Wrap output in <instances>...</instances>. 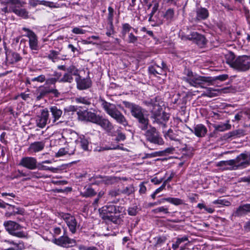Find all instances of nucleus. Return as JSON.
Wrapping results in <instances>:
<instances>
[{
  "label": "nucleus",
  "instance_id": "f257e3e1",
  "mask_svg": "<svg viewBox=\"0 0 250 250\" xmlns=\"http://www.w3.org/2000/svg\"><path fill=\"white\" fill-rule=\"evenodd\" d=\"M77 115L79 119L96 124L109 134L111 136L114 135L112 134V131L113 130L114 126L108 119L91 111H88L87 108L83 110L79 109L77 111Z\"/></svg>",
  "mask_w": 250,
  "mask_h": 250
},
{
  "label": "nucleus",
  "instance_id": "f03ea898",
  "mask_svg": "<svg viewBox=\"0 0 250 250\" xmlns=\"http://www.w3.org/2000/svg\"><path fill=\"white\" fill-rule=\"evenodd\" d=\"M122 209L123 207L115 205L112 202H109L100 208L99 211L103 220L119 225L123 222L124 217L121 213Z\"/></svg>",
  "mask_w": 250,
  "mask_h": 250
},
{
  "label": "nucleus",
  "instance_id": "7ed1b4c3",
  "mask_svg": "<svg viewBox=\"0 0 250 250\" xmlns=\"http://www.w3.org/2000/svg\"><path fill=\"white\" fill-rule=\"evenodd\" d=\"M226 62L235 70L246 72L250 69V55H241L236 57L234 54L229 52L225 55Z\"/></svg>",
  "mask_w": 250,
  "mask_h": 250
},
{
  "label": "nucleus",
  "instance_id": "20e7f679",
  "mask_svg": "<svg viewBox=\"0 0 250 250\" xmlns=\"http://www.w3.org/2000/svg\"><path fill=\"white\" fill-rule=\"evenodd\" d=\"M145 103L149 107L152 114L151 118L153 119V123H157L163 128H166L167 122L169 119V115L165 112L161 113L162 108L156 101V98L146 101Z\"/></svg>",
  "mask_w": 250,
  "mask_h": 250
},
{
  "label": "nucleus",
  "instance_id": "39448f33",
  "mask_svg": "<svg viewBox=\"0 0 250 250\" xmlns=\"http://www.w3.org/2000/svg\"><path fill=\"white\" fill-rule=\"evenodd\" d=\"M99 102L105 112L114 119L117 123L125 127L128 125V121L125 117L117 108L114 104L106 102L101 97L99 99Z\"/></svg>",
  "mask_w": 250,
  "mask_h": 250
},
{
  "label": "nucleus",
  "instance_id": "423d86ee",
  "mask_svg": "<svg viewBox=\"0 0 250 250\" xmlns=\"http://www.w3.org/2000/svg\"><path fill=\"white\" fill-rule=\"evenodd\" d=\"M5 4L10 5V11L13 12L17 16L24 19L29 18V12L25 8H21L26 4L22 0H5Z\"/></svg>",
  "mask_w": 250,
  "mask_h": 250
},
{
  "label": "nucleus",
  "instance_id": "0eeeda50",
  "mask_svg": "<svg viewBox=\"0 0 250 250\" xmlns=\"http://www.w3.org/2000/svg\"><path fill=\"white\" fill-rule=\"evenodd\" d=\"M184 74L186 77H184L183 79L188 83L191 86L202 88H207L204 85V82H207L208 78H206V76H199L196 74H194L190 69H185Z\"/></svg>",
  "mask_w": 250,
  "mask_h": 250
},
{
  "label": "nucleus",
  "instance_id": "6e6552de",
  "mask_svg": "<svg viewBox=\"0 0 250 250\" xmlns=\"http://www.w3.org/2000/svg\"><path fill=\"white\" fill-rule=\"evenodd\" d=\"M3 226L6 231L12 235L19 238L26 237V235L23 231H17L22 227L16 222L12 221H5L3 223Z\"/></svg>",
  "mask_w": 250,
  "mask_h": 250
},
{
  "label": "nucleus",
  "instance_id": "1a4fd4ad",
  "mask_svg": "<svg viewBox=\"0 0 250 250\" xmlns=\"http://www.w3.org/2000/svg\"><path fill=\"white\" fill-rule=\"evenodd\" d=\"M146 140L151 143L161 145L164 144L163 139L160 136L156 129L154 127L150 125V128L146 130L145 134Z\"/></svg>",
  "mask_w": 250,
  "mask_h": 250
},
{
  "label": "nucleus",
  "instance_id": "9d476101",
  "mask_svg": "<svg viewBox=\"0 0 250 250\" xmlns=\"http://www.w3.org/2000/svg\"><path fill=\"white\" fill-rule=\"evenodd\" d=\"M65 232L66 231H64L63 235L58 238L53 239L52 242L58 246L66 248L76 246L77 244L76 240L69 238L66 235Z\"/></svg>",
  "mask_w": 250,
  "mask_h": 250
},
{
  "label": "nucleus",
  "instance_id": "9b49d317",
  "mask_svg": "<svg viewBox=\"0 0 250 250\" xmlns=\"http://www.w3.org/2000/svg\"><path fill=\"white\" fill-rule=\"evenodd\" d=\"M22 30L27 32L26 36L29 38V44L30 49L33 51V53H36L37 52L34 51H37L40 49L37 36L33 31L28 28L23 27Z\"/></svg>",
  "mask_w": 250,
  "mask_h": 250
},
{
  "label": "nucleus",
  "instance_id": "f8f14e48",
  "mask_svg": "<svg viewBox=\"0 0 250 250\" xmlns=\"http://www.w3.org/2000/svg\"><path fill=\"white\" fill-rule=\"evenodd\" d=\"M78 73V69L76 66L71 65L67 67V71L60 79L59 82L71 83L73 81V76L77 77Z\"/></svg>",
  "mask_w": 250,
  "mask_h": 250
},
{
  "label": "nucleus",
  "instance_id": "ddd939ff",
  "mask_svg": "<svg viewBox=\"0 0 250 250\" xmlns=\"http://www.w3.org/2000/svg\"><path fill=\"white\" fill-rule=\"evenodd\" d=\"M37 163V160L35 158L27 156L21 159L19 165L29 170H34L36 169Z\"/></svg>",
  "mask_w": 250,
  "mask_h": 250
},
{
  "label": "nucleus",
  "instance_id": "4468645a",
  "mask_svg": "<svg viewBox=\"0 0 250 250\" xmlns=\"http://www.w3.org/2000/svg\"><path fill=\"white\" fill-rule=\"evenodd\" d=\"M123 104L126 108L129 109L131 115L134 118L144 113L143 108L138 104L127 101H123Z\"/></svg>",
  "mask_w": 250,
  "mask_h": 250
},
{
  "label": "nucleus",
  "instance_id": "2eb2a0df",
  "mask_svg": "<svg viewBox=\"0 0 250 250\" xmlns=\"http://www.w3.org/2000/svg\"><path fill=\"white\" fill-rule=\"evenodd\" d=\"M77 88L80 90H85L90 88L92 86V81L89 78H82L79 74L75 78Z\"/></svg>",
  "mask_w": 250,
  "mask_h": 250
},
{
  "label": "nucleus",
  "instance_id": "dca6fc26",
  "mask_svg": "<svg viewBox=\"0 0 250 250\" xmlns=\"http://www.w3.org/2000/svg\"><path fill=\"white\" fill-rule=\"evenodd\" d=\"M187 40L192 41L200 47L203 46L206 43L205 37L196 32H193L190 35L185 37Z\"/></svg>",
  "mask_w": 250,
  "mask_h": 250
},
{
  "label": "nucleus",
  "instance_id": "f3484780",
  "mask_svg": "<svg viewBox=\"0 0 250 250\" xmlns=\"http://www.w3.org/2000/svg\"><path fill=\"white\" fill-rule=\"evenodd\" d=\"M233 160L235 161L234 167L236 168V169L245 168L249 166L246 153L240 154Z\"/></svg>",
  "mask_w": 250,
  "mask_h": 250
},
{
  "label": "nucleus",
  "instance_id": "a211bd4d",
  "mask_svg": "<svg viewBox=\"0 0 250 250\" xmlns=\"http://www.w3.org/2000/svg\"><path fill=\"white\" fill-rule=\"evenodd\" d=\"M49 112L48 110L45 108L42 110L41 115L40 119L37 121L38 126L43 128L47 124V121L49 120V123L51 122V119H49Z\"/></svg>",
  "mask_w": 250,
  "mask_h": 250
},
{
  "label": "nucleus",
  "instance_id": "6ab92c4d",
  "mask_svg": "<svg viewBox=\"0 0 250 250\" xmlns=\"http://www.w3.org/2000/svg\"><path fill=\"white\" fill-rule=\"evenodd\" d=\"M190 130L198 137H203L207 134V127L203 124H198L194 126L193 129L189 128Z\"/></svg>",
  "mask_w": 250,
  "mask_h": 250
},
{
  "label": "nucleus",
  "instance_id": "aec40b11",
  "mask_svg": "<svg viewBox=\"0 0 250 250\" xmlns=\"http://www.w3.org/2000/svg\"><path fill=\"white\" fill-rule=\"evenodd\" d=\"M45 146V142L43 141L35 142L31 143L28 148V151L30 153H36L42 150Z\"/></svg>",
  "mask_w": 250,
  "mask_h": 250
},
{
  "label": "nucleus",
  "instance_id": "412c9836",
  "mask_svg": "<svg viewBox=\"0 0 250 250\" xmlns=\"http://www.w3.org/2000/svg\"><path fill=\"white\" fill-rule=\"evenodd\" d=\"M6 60L12 64L18 62L22 60V57L18 53L11 50L6 52Z\"/></svg>",
  "mask_w": 250,
  "mask_h": 250
},
{
  "label": "nucleus",
  "instance_id": "4be33fe9",
  "mask_svg": "<svg viewBox=\"0 0 250 250\" xmlns=\"http://www.w3.org/2000/svg\"><path fill=\"white\" fill-rule=\"evenodd\" d=\"M8 208L9 211L5 213V216L7 217H11L17 214L23 215L24 214V209L20 208H16L14 206L9 205Z\"/></svg>",
  "mask_w": 250,
  "mask_h": 250
},
{
  "label": "nucleus",
  "instance_id": "5701e85b",
  "mask_svg": "<svg viewBox=\"0 0 250 250\" xmlns=\"http://www.w3.org/2000/svg\"><path fill=\"white\" fill-rule=\"evenodd\" d=\"M235 161L233 159L222 161L218 163L217 166L223 167L224 169L236 170L234 167Z\"/></svg>",
  "mask_w": 250,
  "mask_h": 250
},
{
  "label": "nucleus",
  "instance_id": "b1692460",
  "mask_svg": "<svg viewBox=\"0 0 250 250\" xmlns=\"http://www.w3.org/2000/svg\"><path fill=\"white\" fill-rule=\"evenodd\" d=\"M196 12V19L198 21L206 20L208 17L209 16L208 11L205 8H198L197 9Z\"/></svg>",
  "mask_w": 250,
  "mask_h": 250
},
{
  "label": "nucleus",
  "instance_id": "393cba45",
  "mask_svg": "<svg viewBox=\"0 0 250 250\" xmlns=\"http://www.w3.org/2000/svg\"><path fill=\"white\" fill-rule=\"evenodd\" d=\"M206 78H208V81L207 82H204V85L206 86H208L212 84V82L216 81V80H219L220 81H224L225 80H226L229 78V76L227 74H223L217 76H215L214 77H206Z\"/></svg>",
  "mask_w": 250,
  "mask_h": 250
},
{
  "label": "nucleus",
  "instance_id": "a878e982",
  "mask_svg": "<svg viewBox=\"0 0 250 250\" xmlns=\"http://www.w3.org/2000/svg\"><path fill=\"white\" fill-rule=\"evenodd\" d=\"M50 87L48 86H41L37 90V100H40L43 98L45 96L49 94Z\"/></svg>",
  "mask_w": 250,
  "mask_h": 250
},
{
  "label": "nucleus",
  "instance_id": "bb28decb",
  "mask_svg": "<svg viewBox=\"0 0 250 250\" xmlns=\"http://www.w3.org/2000/svg\"><path fill=\"white\" fill-rule=\"evenodd\" d=\"M49 109L52 115V123H54L61 117L62 111L56 106H51Z\"/></svg>",
  "mask_w": 250,
  "mask_h": 250
},
{
  "label": "nucleus",
  "instance_id": "cd10ccee",
  "mask_svg": "<svg viewBox=\"0 0 250 250\" xmlns=\"http://www.w3.org/2000/svg\"><path fill=\"white\" fill-rule=\"evenodd\" d=\"M94 179L95 180L99 179V180L96 181V182L98 183H103L105 185H112L114 181L113 178L112 177H103L100 175L96 176Z\"/></svg>",
  "mask_w": 250,
  "mask_h": 250
},
{
  "label": "nucleus",
  "instance_id": "c85d7f7f",
  "mask_svg": "<svg viewBox=\"0 0 250 250\" xmlns=\"http://www.w3.org/2000/svg\"><path fill=\"white\" fill-rule=\"evenodd\" d=\"M215 130L218 131H224L230 129L231 125L229 124V121H227L225 123H221L220 124H214L213 125Z\"/></svg>",
  "mask_w": 250,
  "mask_h": 250
},
{
  "label": "nucleus",
  "instance_id": "c756f323",
  "mask_svg": "<svg viewBox=\"0 0 250 250\" xmlns=\"http://www.w3.org/2000/svg\"><path fill=\"white\" fill-rule=\"evenodd\" d=\"M132 29H133V27L127 23L122 24L121 34L123 39H125L127 34L131 32Z\"/></svg>",
  "mask_w": 250,
  "mask_h": 250
},
{
  "label": "nucleus",
  "instance_id": "7c9ffc66",
  "mask_svg": "<svg viewBox=\"0 0 250 250\" xmlns=\"http://www.w3.org/2000/svg\"><path fill=\"white\" fill-rule=\"evenodd\" d=\"M44 163H42V162L37 163L36 169H38L39 170H45V171H50L52 172H56L58 169L57 168H54L52 167H49L48 166L44 165Z\"/></svg>",
  "mask_w": 250,
  "mask_h": 250
},
{
  "label": "nucleus",
  "instance_id": "2f4dec72",
  "mask_svg": "<svg viewBox=\"0 0 250 250\" xmlns=\"http://www.w3.org/2000/svg\"><path fill=\"white\" fill-rule=\"evenodd\" d=\"M79 141L80 143L81 148L84 151H89V141L84 136H83L79 138Z\"/></svg>",
  "mask_w": 250,
  "mask_h": 250
},
{
  "label": "nucleus",
  "instance_id": "473e14b6",
  "mask_svg": "<svg viewBox=\"0 0 250 250\" xmlns=\"http://www.w3.org/2000/svg\"><path fill=\"white\" fill-rule=\"evenodd\" d=\"M66 224L72 233H75L76 231L77 227V222L75 217L73 216L72 218H71L70 220L68 221Z\"/></svg>",
  "mask_w": 250,
  "mask_h": 250
},
{
  "label": "nucleus",
  "instance_id": "72a5a7b5",
  "mask_svg": "<svg viewBox=\"0 0 250 250\" xmlns=\"http://www.w3.org/2000/svg\"><path fill=\"white\" fill-rule=\"evenodd\" d=\"M96 194L97 192L91 187L85 188L84 191L81 192V195L86 198L94 196Z\"/></svg>",
  "mask_w": 250,
  "mask_h": 250
},
{
  "label": "nucleus",
  "instance_id": "f704fd0d",
  "mask_svg": "<svg viewBox=\"0 0 250 250\" xmlns=\"http://www.w3.org/2000/svg\"><path fill=\"white\" fill-rule=\"evenodd\" d=\"M149 119L146 117L138 123V126L142 130H146L150 127Z\"/></svg>",
  "mask_w": 250,
  "mask_h": 250
},
{
  "label": "nucleus",
  "instance_id": "c9c22d12",
  "mask_svg": "<svg viewBox=\"0 0 250 250\" xmlns=\"http://www.w3.org/2000/svg\"><path fill=\"white\" fill-rule=\"evenodd\" d=\"M244 134L245 133L243 130L237 129L229 132L226 135L227 138H229L231 137H240L241 136H244Z\"/></svg>",
  "mask_w": 250,
  "mask_h": 250
},
{
  "label": "nucleus",
  "instance_id": "e433bc0d",
  "mask_svg": "<svg viewBox=\"0 0 250 250\" xmlns=\"http://www.w3.org/2000/svg\"><path fill=\"white\" fill-rule=\"evenodd\" d=\"M172 150H173V149H172V148H167L164 151L155 152V153H152L150 154H146V157H155V156H163L166 153H170L172 152Z\"/></svg>",
  "mask_w": 250,
  "mask_h": 250
},
{
  "label": "nucleus",
  "instance_id": "4c0bfd02",
  "mask_svg": "<svg viewBox=\"0 0 250 250\" xmlns=\"http://www.w3.org/2000/svg\"><path fill=\"white\" fill-rule=\"evenodd\" d=\"M4 242H7L11 245H15L16 248L18 250H21L25 248L24 243L22 241H20L18 243H16L15 241L12 240H4Z\"/></svg>",
  "mask_w": 250,
  "mask_h": 250
},
{
  "label": "nucleus",
  "instance_id": "58836bf2",
  "mask_svg": "<svg viewBox=\"0 0 250 250\" xmlns=\"http://www.w3.org/2000/svg\"><path fill=\"white\" fill-rule=\"evenodd\" d=\"M138 37L134 35L132 32L128 34L127 38L125 39L128 43H136L138 42Z\"/></svg>",
  "mask_w": 250,
  "mask_h": 250
},
{
  "label": "nucleus",
  "instance_id": "ea45409f",
  "mask_svg": "<svg viewBox=\"0 0 250 250\" xmlns=\"http://www.w3.org/2000/svg\"><path fill=\"white\" fill-rule=\"evenodd\" d=\"M148 72L150 74H153L154 76H156L157 74L162 75L165 73L164 70H163V69L161 68L158 69L155 66H149L148 67Z\"/></svg>",
  "mask_w": 250,
  "mask_h": 250
},
{
  "label": "nucleus",
  "instance_id": "a19ab883",
  "mask_svg": "<svg viewBox=\"0 0 250 250\" xmlns=\"http://www.w3.org/2000/svg\"><path fill=\"white\" fill-rule=\"evenodd\" d=\"M188 240V237L187 236H185L182 238H177L176 242L172 244V248L173 249L176 250L178 248L180 244Z\"/></svg>",
  "mask_w": 250,
  "mask_h": 250
},
{
  "label": "nucleus",
  "instance_id": "79ce46f5",
  "mask_svg": "<svg viewBox=\"0 0 250 250\" xmlns=\"http://www.w3.org/2000/svg\"><path fill=\"white\" fill-rule=\"evenodd\" d=\"M134 191V187L132 185H130L127 187L124 188L122 190H120L121 193L129 195L133 193Z\"/></svg>",
  "mask_w": 250,
  "mask_h": 250
},
{
  "label": "nucleus",
  "instance_id": "37998d69",
  "mask_svg": "<svg viewBox=\"0 0 250 250\" xmlns=\"http://www.w3.org/2000/svg\"><path fill=\"white\" fill-rule=\"evenodd\" d=\"M174 11L172 8L168 9L164 15V18H165L167 21H171L174 17Z\"/></svg>",
  "mask_w": 250,
  "mask_h": 250
},
{
  "label": "nucleus",
  "instance_id": "c03bdc74",
  "mask_svg": "<svg viewBox=\"0 0 250 250\" xmlns=\"http://www.w3.org/2000/svg\"><path fill=\"white\" fill-rule=\"evenodd\" d=\"M152 212L155 214L163 213L165 214H169L168 208L166 206L159 207L152 210Z\"/></svg>",
  "mask_w": 250,
  "mask_h": 250
},
{
  "label": "nucleus",
  "instance_id": "a18cd8bd",
  "mask_svg": "<svg viewBox=\"0 0 250 250\" xmlns=\"http://www.w3.org/2000/svg\"><path fill=\"white\" fill-rule=\"evenodd\" d=\"M75 101L78 104H83L85 105H90L91 103L86 97H79L75 99Z\"/></svg>",
  "mask_w": 250,
  "mask_h": 250
},
{
  "label": "nucleus",
  "instance_id": "49530a36",
  "mask_svg": "<svg viewBox=\"0 0 250 250\" xmlns=\"http://www.w3.org/2000/svg\"><path fill=\"white\" fill-rule=\"evenodd\" d=\"M60 52L59 51L50 50V53L48 55V58L54 62L55 60L59 59L58 56Z\"/></svg>",
  "mask_w": 250,
  "mask_h": 250
},
{
  "label": "nucleus",
  "instance_id": "de8ad7c7",
  "mask_svg": "<svg viewBox=\"0 0 250 250\" xmlns=\"http://www.w3.org/2000/svg\"><path fill=\"white\" fill-rule=\"evenodd\" d=\"M108 14L107 16V21L108 23H113V17H114V9L111 7L109 6L108 8Z\"/></svg>",
  "mask_w": 250,
  "mask_h": 250
},
{
  "label": "nucleus",
  "instance_id": "09e8293b",
  "mask_svg": "<svg viewBox=\"0 0 250 250\" xmlns=\"http://www.w3.org/2000/svg\"><path fill=\"white\" fill-rule=\"evenodd\" d=\"M247 214L243 205L240 206L234 212L235 216H241Z\"/></svg>",
  "mask_w": 250,
  "mask_h": 250
},
{
  "label": "nucleus",
  "instance_id": "8fccbe9b",
  "mask_svg": "<svg viewBox=\"0 0 250 250\" xmlns=\"http://www.w3.org/2000/svg\"><path fill=\"white\" fill-rule=\"evenodd\" d=\"M166 137H168L171 140L177 141V135L174 133L173 130L169 129L168 131L165 133Z\"/></svg>",
  "mask_w": 250,
  "mask_h": 250
},
{
  "label": "nucleus",
  "instance_id": "3c124183",
  "mask_svg": "<svg viewBox=\"0 0 250 250\" xmlns=\"http://www.w3.org/2000/svg\"><path fill=\"white\" fill-rule=\"evenodd\" d=\"M166 240V238L165 237H159L157 238V240L154 246L157 249L158 247H160L163 244Z\"/></svg>",
  "mask_w": 250,
  "mask_h": 250
},
{
  "label": "nucleus",
  "instance_id": "603ef678",
  "mask_svg": "<svg viewBox=\"0 0 250 250\" xmlns=\"http://www.w3.org/2000/svg\"><path fill=\"white\" fill-rule=\"evenodd\" d=\"M108 27L107 28V31L106 32V35L110 37L112 35L114 34L115 31H114V28L113 23H108Z\"/></svg>",
  "mask_w": 250,
  "mask_h": 250
},
{
  "label": "nucleus",
  "instance_id": "864d4df0",
  "mask_svg": "<svg viewBox=\"0 0 250 250\" xmlns=\"http://www.w3.org/2000/svg\"><path fill=\"white\" fill-rule=\"evenodd\" d=\"M128 214L131 216H135L138 213V208L136 206L130 207L127 209Z\"/></svg>",
  "mask_w": 250,
  "mask_h": 250
},
{
  "label": "nucleus",
  "instance_id": "5fc2aeb1",
  "mask_svg": "<svg viewBox=\"0 0 250 250\" xmlns=\"http://www.w3.org/2000/svg\"><path fill=\"white\" fill-rule=\"evenodd\" d=\"M32 82H38L39 83H43L45 81V76L44 75H41L38 77L33 78L31 79Z\"/></svg>",
  "mask_w": 250,
  "mask_h": 250
},
{
  "label": "nucleus",
  "instance_id": "6e6d98bb",
  "mask_svg": "<svg viewBox=\"0 0 250 250\" xmlns=\"http://www.w3.org/2000/svg\"><path fill=\"white\" fill-rule=\"evenodd\" d=\"M29 176H30L31 178H37L39 179L43 177V175L41 173L36 171V172H29ZM30 179V178H29Z\"/></svg>",
  "mask_w": 250,
  "mask_h": 250
},
{
  "label": "nucleus",
  "instance_id": "4d7b16f0",
  "mask_svg": "<svg viewBox=\"0 0 250 250\" xmlns=\"http://www.w3.org/2000/svg\"><path fill=\"white\" fill-rule=\"evenodd\" d=\"M58 78H50L46 79L44 82H45V84H55L57 82H59Z\"/></svg>",
  "mask_w": 250,
  "mask_h": 250
},
{
  "label": "nucleus",
  "instance_id": "13d9d810",
  "mask_svg": "<svg viewBox=\"0 0 250 250\" xmlns=\"http://www.w3.org/2000/svg\"><path fill=\"white\" fill-rule=\"evenodd\" d=\"M126 139L125 135L120 131H118V134L116 138V141L119 142L121 141H124Z\"/></svg>",
  "mask_w": 250,
  "mask_h": 250
},
{
  "label": "nucleus",
  "instance_id": "bf43d9fd",
  "mask_svg": "<svg viewBox=\"0 0 250 250\" xmlns=\"http://www.w3.org/2000/svg\"><path fill=\"white\" fill-rule=\"evenodd\" d=\"M121 194L120 190L112 189L109 191L108 195L112 197H115Z\"/></svg>",
  "mask_w": 250,
  "mask_h": 250
},
{
  "label": "nucleus",
  "instance_id": "052dcab7",
  "mask_svg": "<svg viewBox=\"0 0 250 250\" xmlns=\"http://www.w3.org/2000/svg\"><path fill=\"white\" fill-rule=\"evenodd\" d=\"M78 248L80 250H98L95 247H85L82 245L79 246Z\"/></svg>",
  "mask_w": 250,
  "mask_h": 250
},
{
  "label": "nucleus",
  "instance_id": "680f3d73",
  "mask_svg": "<svg viewBox=\"0 0 250 250\" xmlns=\"http://www.w3.org/2000/svg\"><path fill=\"white\" fill-rule=\"evenodd\" d=\"M40 4H42L43 5L48 6L50 7H56L54 5V3L53 2L46 1V0H41L40 1Z\"/></svg>",
  "mask_w": 250,
  "mask_h": 250
},
{
  "label": "nucleus",
  "instance_id": "e2e57ef3",
  "mask_svg": "<svg viewBox=\"0 0 250 250\" xmlns=\"http://www.w3.org/2000/svg\"><path fill=\"white\" fill-rule=\"evenodd\" d=\"M52 93L54 95V96L58 98L60 96V93L58 91V90L56 88H50L49 89V94Z\"/></svg>",
  "mask_w": 250,
  "mask_h": 250
},
{
  "label": "nucleus",
  "instance_id": "0e129e2a",
  "mask_svg": "<svg viewBox=\"0 0 250 250\" xmlns=\"http://www.w3.org/2000/svg\"><path fill=\"white\" fill-rule=\"evenodd\" d=\"M72 32L73 33L76 34H84L85 33L84 30H83L82 29H81L80 28H78V27L74 28L72 29Z\"/></svg>",
  "mask_w": 250,
  "mask_h": 250
},
{
  "label": "nucleus",
  "instance_id": "69168bd1",
  "mask_svg": "<svg viewBox=\"0 0 250 250\" xmlns=\"http://www.w3.org/2000/svg\"><path fill=\"white\" fill-rule=\"evenodd\" d=\"M213 91H214V90L211 88H208L206 95L209 97H214L215 96V94L213 92Z\"/></svg>",
  "mask_w": 250,
  "mask_h": 250
},
{
  "label": "nucleus",
  "instance_id": "338daca9",
  "mask_svg": "<svg viewBox=\"0 0 250 250\" xmlns=\"http://www.w3.org/2000/svg\"><path fill=\"white\" fill-rule=\"evenodd\" d=\"M66 153L67 151L65 150V148H61L59 150L56 155L58 157H60L66 154Z\"/></svg>",
  "mask_w": 250,
  "mask_h": 250
},
{
  "label": "nucleus",
  "instance_id": "774afa93",
  "mask_svg": "<svg viewBox=\"0 0 250 250\" xmlns=\"http://www.w3.org/2000/svg\"><path fill=\"white\" fill-rule=\"evenodd\" d=\"M158 7H159V3L157 2L155 3L152 7L151 12L150 13L151 16H153L154 15V14L156 12V11L158 9Z\"/></svg>",
  "mask_w": 250,
  "mask_h": 250
}]
</instances>
